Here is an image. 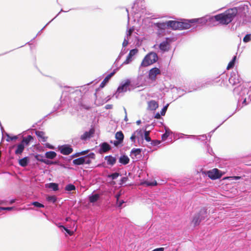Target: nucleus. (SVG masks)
<instances>
[{
  "mask_svg": "<svg viewBox=\"0 0 251 251\" xmlns=\"http://www.w3.org/2000/svg\"><path fill=\"white\" fill-rule=\"evenodd\" d=\"M237 13L238 10L236 7L229 8L222 13L215 15L213 18L219 24L227 25L233 20Z\"/></svg>",
  "mask_w": 251,
  "mask_h": 251,
  "instance_id": "f257e3e1",
  "label": "nucleus"
},
{
  "mask_svg": "<svg viewBox=\"0 0 251 251\" xmlns=\"http://www.w3.org/2000/svg\"><path fill=\"white\" fill-rule=\"evenodd\" d=\"M199 19H194L186 21L179 22L176 21H168L167 22V26L173 30L187 29L191 27L190 23L198 22Z\"/></svg>",
  "mask_w": 251,
  "mask_h": 251,
  "instance_id": "f03ea898",
  "label": "nucleus"
},
{
  "mask_svg": "<svg viewBox=\"0 0 251 251\" xmlns=\"http://www.w3.org/2000/svg\"><path fill=\"white\" fill-rule=\"evenodd\" d=\"M158 56L154 52L148 53L143 59L140 67H147L155 63L158 60Z\"/></svg>",
  "mask_w": 251,
  "mask_h": 251,
  "instance_id": "7ed1b4c3",
  "label": "nucleus"
},
{
  "mask_svg": "<svg viewBox=\"0 0 251 251\" xmlns=\"http://www.w3.org/2000/svg\"><path fill=\"white\" fill-rule=\"evenodd\" d=\"M207 215V210L204 208H201L199 213L195 215L192 221V223L194 226L199 225L202 220L206 218Z\"/></svg>",
  "mask_w": 251,
  "mask_h": 251,
  "instance_id": "20e7f679",
  "label": "nucleus"
},
{
  "mask_svg": "<svg viewBox=\"0 0 251 251\" xmlns=\"http://www.w3.org/2000/svg\"><path fill=\"white\" fill-rule=\"evenodd\" d=\"M208 176L211 179L214 180L220 178L222 175L218 169H213L207 172Z\"/></svg>",
  "mask_w": 251,
  "mask_h": 251,
  "instance_id": "39448f33",
  "label": "nucleus"
},
{
  "mask_svg": "<svg viewBox=\"0 0 251 251\" xmlns=\"http://www.w3.org/2000/svg\"><path fill=\"white\" fill-rule=\"evenodd\" d=\"M160 74V70L158 68L155 67L150 70L149 77L151 80H155L156 78V75Z\"/></svg>",
  "mask_w": 251,
  "mask_h": 251,
  "instance_id": "423d86ee",
  "label": "nucleus"
},
{
  "mask_svg": "<svg viewBox=\"0 0 251 251\" xmlns=\"http://www.w3.org/2000/svg\"><path fill=\"white\" fill-rule=\"evenodd\" d=\"M138 51V50L137 49L130 50L123 64H128L130 63L132 61V57L137 54Z\"/></svg>",
  "mask_w": 251,
  "mask_h": 251,
  "instance_id": "0eeeda50",
  "label": "nucleus"
},
{
  "mask_svg": "<svg viewBox=\"0 0 251 251\" xmlns=\"http://www.w3.org/2000/svg\"><path fill=\"white\" fill-rule=\"evenodd\" d=\"M95 129L94 128H91L89 131H86L83 133V134L81 135L80 138V139L83 141H86V140L90 139L93 137L95 133Z\"/></svg>",
  "mask_w": 251,
  "mask_h": 251,
  "instance_id": "6e6552de",
  "label": "nucleus"
},
{
  "mask_svg": "<svg viewBox=\"0 0 251 251\" xmlns=\"http://www.w3.org/2000/svg\"><path fill=\"white\" fill-rule=\"evenodd\" d=\"M115 138L117 141H115L113 143L115 146L117 147L119 144L123 142L124 135L121 131L117 132L115 134Z\"/></svg>",
  "mask_w": 251,
  "mask_h": 251,
  "instance_id": "1a4fd4ad",
  "label": "nucleus"
},
{
  "mask_svg": "<svg viewBox=\"0 0 251 251\" xmlns=\"http://www.w3.org/2000/svg\"><path fill=\"white\" fill-rule=\"evenodd\" d=\"M61 153L64 155H69L71 154L73 151V149L67 145H63L59 148Z\"/></svg>",
  "mask_w": 251,
  "mask_h": 251,
  "instance_id": "9d476101",
  "label": "nucleus"
},
{
  "mask_svg": "<svg viewBox=\"0 0 251 251\" xmlns=\"http://www.w3.org/2000/svg\"><path fill=\"white\" fill-rule=\"evenodd\" d=\"M155 25L158 28V33L160 34L164 32L167 26V22L166 23H157L155 24Z\"/></svg>",
  "mask_w": 251,
  "mask_h": 251,
  "instance_id": "9b49d317",
  "label": "nucleus"
},
{
  "mask_svg": "<svg viewBox=\"0 0 251 251\" xmlns=\"http://www.w3.org/2000/svg\"><path fill=\"white\" fill-rule=\"evenodd\" d=\"M158 107V103L154 100H151L148 102L147 109L151 111H154Z\"/></svg>",
  "mask_w": 251,
  "mask_h": 251,
  "instance_id": "f8f14e48",
  "label": "nucleus"
},
{
  "mask_svg": "<svg viewBox=\"0 0 251 251\" xmlns=\"http://www.w3.org/2000/svg\"><path fill=\"white\" fill-rule=\"evenodd\" d=\"M130 81L127 80L124 84L118 87L117 92L119 93L126 92L130 85Z\"/></svg>",
  "mask_w": 251,
  "mask_h": 251,
  "instance_id": "ddd939ff",
  "label": "nucleus"
},
{
  "mask_svg": "<svg viewBox=\"0 0 251 251\" xmlns=\"http://www.w3.org/2000/svg\"><path fill=\"white\" fill-rule=\"evenodd\" d=\"M35 134L39 138V141L46 142L48 139V137L45 136V133L41 131H36Z\"/></svg>",
  "mask_w": 251,
  "mask_h": 251,
  "instance_id": "4468645a",
  "label": "nucleus"
},
{
  "mask_svg": "<svg viewBox=\"0 0 251 251\" xmlns=\"http://www.w3.org/2000/svg\"><path fill=\"white\" fill-rule=\"evenodd\" d=\"M168 39L167 38L166 41L161 42L159 45V49L163 51H168L169 49V44Z\"/></svg>",
  "mask_w": 251,
  "mask_h": 251,
  "instance_id": "2eb2a0df",
  "label": "nucleus"
},
{
  "mask_svg": "<svg viewBox=\"0 0 251 251\" xmlns=\"http://www.w3.org/2000/svg\"><path fill=\"white\" fill-rule=\"evenodd\" d=\"M115 74V70L111 73L110 74H109V75H108L104 79H103V80L101 82V83H100V88H103L105 85H106V84L109 81V79L111 78V77L114 75Z\"/></svg>",
  "mask_w": 251,
  "mask_h": 251,
  "instance_id": "dca6fc26",
  "label": "nucleus"
},
{
  "mask_svg": "<svg viewBox=\"0 0 251 251\" xmlns=\"http://www.w3.org/2000/svg\"><path fill=\"white\" fill-rule=\"evenodd\" d=\"M111 149L110 146L106 142H104L101 144L100 146V153L102 152H106L109 151Z\"/></svg>",
  "mask_w": 251,
  "mask_h": 251,
  "instance_id": "f3484780",
  "label": "nucleus"
},
{
  "mask_svg": "<svg viewBox=\"0 0 251 251\" xmlns=\"http://www.w3.org/2000/svg\"><path fill=\"white\" fill-rule=\"evenodd\" d=\"M25 149V146L23 143H21L16 147L15 153L16 155H21Z\"/></svg>",
  "mask_w": 251,
  "mask_h": 251,
  "instance_id": "a211bd4d",
  "label": "nucleus"
},
{
  "mask_svg": "<svg viewBox=\"0 0 251 251\" xmlns=\"http://www.w3.org/2000/svg\"><path fill=\"white\" fill-rule=\"evenodd\" d=\"M104 159L107 161V164L111 166L115 164L116 162V158L111 155L106 156Z\"/></svg>",
  "mask_w": 251,
  "mask_h": 251,
  "instance_id": "6ab92c4d",
  "label": "nucleus"
},
{
  "mask_svg": "<svg viewBox=\"0 0 251 251\" xmlns=\"http://www.w3.org/2000/svg\"><path fill=\"white\" fill-rule=\"evenodd\" d=\"M29 159L28 157H25L19 160V164L22 167H26L28 163Z\"/></svg>",
  "mask_w": 251,
  "mask_h": 251,
  "instance_id": "aec40b11",
  "label": "nucleus"
},
{
  "mask_svg": "<svg viewBox=\"0 0 251 251\" xmlns=\"http://www.w3.org/2000/svg\"><path fill=\"white\" fill-rule=\"evenodd\" d=\"M129 162V158L126 155H122L119 158V162L124 165L127 164Z\"/></svg>",
  "mask_w": 251,
  "mask_h": 251,
  "instance_id": "412c9836",
  "label": "nucleus"
},
{
  "mask_svg": "<svg viewBox=\"0 0 251 251\" xmlns=\"http://www.w3.org/2000/svg\"><path fill=\"white\" fill-rule=\"evenodd\" d=\"M73 163L75 165H80L83 164L84 163V158L83 157H79L74 159L73 161Z\"/></svg>",
  "mask_w": 251,
  "mask_h": 251,
  "instance_id": "4be33fe9",
  "label": "nucleus"
},
{
  "mask_svg": "<svg viewBox=\"0 0 251 251\" xmlns=\"http://www.w3.org/2000/svg\"><path fill=\"white\" fill-rule=\"evenodd\" d=\"M229 81L232 85H235L239 83V80L235 75L231 76L229 78Z\"/></svg>",
  "mask_w": 251,
  "mask_h": 251,
  "instance_id": "5701e85b",
  "label": "nucleus"
},
{
  "mask_svg": "<svg viewBox=\"0 0 251 251\" xmlns=\"http://www.w3.org/2000/svg\"><path fill=\"white\" fill-rule=\"evenodd\" d=\"M46 157L49 159H53L56 156L55 152L53 151H48L45 154Z\"/></svg>",
  "mask_w": 251,
  "mask_h": 251,
  "instance_id": "b1692460",
  "label": "nucleus"
},
{
  "mask_svg": "<svg viewBox=\"0 0 251 251\" xmlns=\"http://www.w3.org/2000/svg\"><path fill=\"white\" fill-rule=\"evenodd\" d=\"M236 59V56H234L233 57V59H232V60L229 62V63L228 64V65L226 67V69L227 70H228L231 68H233L234 67Z\"/></svg>",
  "mask_w": 251,
  "mask_h": 251,
  "instance_id": "393cba45",
  "label": "nucleus"
},
{
  "mask_svg": "<svg viewBox=\"0 0 251 251\" xmlns=\"http://www.w3.org/2000/svg\"><path fill=\"white\" fill-rule=\"evenodd\" d=\"M100 196L99 194H96L90 196L89 198L90 202L93 203L97 201L99 199Z\"/></svg>",
  "mask_w": 251,
  "mask_h": 251,
  "instance_id": "a878e982",
  "label": "nucleus"
},
{
  "mask_svg": "<svg viewBox=\"0 0 251 251\" xmlns=\"http://www.w3.org/2000/svg\"><path fill=\"white\" fill-rule=\"evenodd\" d=\"M33 139V137L31 135H28L26 137L24 138L22 142L24 144L25 143L26 145H27Z\"/></svg>",
  "mask_w": 251,
  "mask_h": 251,
  "instance_id": "bb28decb",
  "label": "nucleus"
},
{
  "mask_svg": "<svg viewBox=\"0 0 251 251\" xmlns=\"http://www.w3.org/2000/svg\"><path fill=\"white\" fill-rule=\"evenodd\" d=\"M136 133L139 134L141 136H142L143 134L142 130H137L130 137V139L134 142H135L136 138Z\"/></svg>",
  "mask_w": 251,
  "mask_h": 251,
  "instance_id": "cd10ccee",
  "label": "nucleus"
},
{
  "mask_svg": "<svg viewBox=\"0 0 251 251\" xmlns=\"http://www.w3.org/2000/svg\"><path fill=\"white\" fill-rule=\"evenodd\" d=\"M141 149H134L132 150L131 153L132 155L136 157L137 155L140 154Z\"/></svg>",
  "mask_w": 251,
  "mask_h": 251,
  "instance_id": "c85d7f7f",
  "label": "nucleus"
},
{
  "mask_svg": "<svg viewBox=\"0 0 251 251\" xmlns=\"http://www.w3.org/2000/svg\"><path fill=\"white\" fill-rule=\"evenodd\" d=\"M49 187L52 189L54 191H56L58 189V185L55 183H50L49 184Z\"/></svg>",
  "mask_w": 251,
  "mask_h": 251,
  "instance_id": "c756f323",
  "label": "nucleus"
},
{
  "mask_svg": "<svg viewBox=\"0 0 251 251\" xmlns=\"http://www.w3.org/2000/svg\"><path fill=\"white\" fill-rule=\"evenodd\" d=\"M75 186L72 184H68L65 187V190L68 191L75 190Z\"/></svg>",
  "mask_w": 251,
  "mask_h": 251,
  "instance_id": "7c9ffc66",
  "label": "nucleus"
},
{
  "mask_svg": "<svg viewBox=\"0 0 251 251\" xmlns=\"http://www.w3.org/2000/svg\"><path fill=\"white\" fill-rule=\"evenodd\" d=\"M142 184L146 185L147 186H155L157 185V182L156 181H154L153 182H150L148 181H146L142 183Z\"/></svg>",
  "mask_w": 251,
  "mask_h": 251,
  "instance_id": "2f4dec72",
  "label": "nucleus"
},
{
  "mask_svg": "<svg viewBox=\"0 0 251 251\" xmlns=\"http://www.w3.org/2000/svg\"><path fill=\"white\" fill-rule=\"evenodd\" d=\"M150 131H147V130L145 131V134H144L145 139L147 142H150L151 141V138H150V137L149 136L150 135Z\"/></svg>",
  "mask_w": 251,
  "mask_h": 251,
  "instance_id": "473e14b6",
  "label": "nucleus"
},
{
  "mask_svg": "<svg viewBox=\"0 0 251 251\" xmlns=\"http://www.w3.org/2000/svg\"><path fill=\"white\" fill-rule=\"evenodd\" d=\"M120 176V175L119 173H115L108 175L107 177L109 178H111L112 179H115Z\"/></svg>",
  "mask_w": 251,
  "mask_h": 251,
  "instance_id": "72a5a7b5",
  "label": "nucleus"
},
{
  "mask_svg": "<svg viewBox=\"0 0 251 251\" xmlns=\"http://www.w3.org/2000/svg\"><path fill=\"white\" fill-rule=\"evenodd\" d=\"M47 200L48 201L54 203L56 201V198L54 196H49L47 198Z\"/></svg>",
  "mask_w": 251,
  "mask_h": 251,
  "instance_id": "f704fd0d",
  "label": "nucleus"
},
{
  "mask_svg": "<svg viewBox=\"0 0 251 251\" xmlns=\"http://www.w3.org/2000/svg\"><path fill=\"white\" fill-rule=\"evenodd\" d=\"M31 204L32 205H34V206H36V207H39V208L44 207V205L43 204L40 203L38 201H34V202H32Z\"/></svg>",
  "mask_w": 251,
  "mask_h": 251,
  "instance_id": "c9c22d12",
  "label": "nucleus"
},
{
  "mask_svg": "<svg viewBox=\"0 0 251 251\" xmlns=\"http://www.w3.org/2000/svg\"><path fill=\"white\" fill-rule=\"evenodd\" d=\"M251 40V35L250 34H247L243 38V41L245 43L249 42Z\"/></svg>",
  "mask_w": 251,
  "mask_h": 251,
  "instance_id": "e433bc0d",
  "label": "nucleus"
},
{
  "mask_svg": "<svg viewBox=\"0 0 251 251\" xmlns=\"http://www.w3.org/2000/svg\"><path fill=\"white\" fill-rule=\"evenodd\" d=\"M83 158L84 163L89 164L91 163V160L87 156H83Z\"/></svg>",
  "mask_w": 251,
  "mask_h": 251,
  "instance_id": "4c0bfd02",
  "label": "nucleus"
},
{
  "mask_svg": "<svg viewBox=\"0 0 251 251\" xmlns=\"http://www.w3.org/2000/svg\"><path fill=\"white\" fill-rule=\"evenodd\" d=\"M60 227H62L67 232V233L69 235H72L73 234V233H74L73 231L70 230L69 229H67V228H66L64 226H61Z\"/></svg>",
  "mask_w": 251,
  "mask_h": 251,
  "instance_id": "58836bf2",
  "label": "nucleus"
},
{
  "mask_svg": "<svg viewBox=\"0 0 251 251\" xmlns=\"http://www.w3.org/2000/svg\"><path fill=\"white\" fill-rule=\"evenodd\" d=\"M134 29L133 27L129 28L127 31V33H126L127 36L128 37L130 36L131 35L132 33H133V32L134 31Z\"/></svg>",
  "mask_w": 251,
  "mask_h": 251,
  "instance_id": "ea45409f",
  "label": "nucleus"
},
{
  "mask_svg": "<svg viewBox=\"0 0 251 251\" xmlns=\"http://www.w3.org/2000/svg\"><path fill=\"white\" fill-rule=\"evenodd\" d=\"M35 158H36V159L37 160L40 161H41V162H43V161H44V159H43V156H41V155H36V156H35Z\"/></svg>",
  "mask_w": 251,
  "mask_h": 251,
  "instance_id": "a19ab883",
  "label": "nucleus"
},
{
  "mask_svg": "<svg viewBox=\"0 0 251 251\" xmlns=\"http://www.w3.org/2000/svg\"><path fill=\"white\" fill-rule=\"evenodd\" d=\"M91 160L94 159L95 158V154L93 152H91L89 153L88 155H87Z\"/></svg>",
  "mask_w": 251,
  "mask_h": 251,
  "instance_id": "79ce46f5",
  "label": "nucleus"
},
{
  "mask_svg": "<svg viewBox=\"0 0 251 251\" xmlns=\"http://www.w3.org/2000/svg\"><path fill=\"white\" fill-rule=\"evenodd\" d=\"M128 39H125L123 42L122 45L124 47H125L127 46V45H128Z\"/></svg>",
  "mask_w": 251,
  "mask_h": 251,
  "instance_id": "37998d69",
  "label": "nucleus"
},
{
  "mask_svg": "<svg viewBox=\"0 0 251 251\" xmlns=\"http://www.w3.org/2000/svg\"><path fill=\"white\" fill-rule=\"evenodd\" d=\"M169 136V134L167 132H165L164 134L162 135V140H165Z\"/></svg>",
  "mask_w": 251,
  "mask_h": 251,
  "instance_id": "c03bdc74",
  "label": "nucleus"
},
{
  "mask_svg": "<svg viewBox=\"0 0 251 251\" xmlns=\"http://www.w3.org/2000/svg\"><path fill=\"white\" fill-rule=\"evenodd\" d=\"M167 109V106H165V107H164L162 109V110H161V114L162 115H165V113H166V111Z\"/></svg>",
  "mask_w": 251,
  "mask_h": 251,
  "instance_id": "a18cd8bd",
  "label": "nucleus"
},
{
  "mask_svg": "<svg viewBox=\"0 0 251 251\" xmlns=\"http://www.w3.org/2000/svg\"><path fill=\"white\" fill-rule=\"evenodd\" d=\"M128 179V178L127 177H123L121 179V183H125Z\"/></svg>",
  "mask_w": 251,
  "mask_h": 251,
  "instance_id": "49530a36",
  "label": "nucleus"
},
{
  "mask_svg": "<svg viewBox=\"0 0 251 251\" xmlns=\"http://www.w3.org/2000/svg\"><path fill=\"white\" fill-rule=\"evenodd\" d=\"M88 152V151H81L80 152L77 153V155H85Z\"/></svg>",
  "mask_w": 251,
  "mask_h": 251,
  "instance_id": "de8ad7c7",
  "label": "nucleus"
},
{
  "mask_svg": "<svg viewBox=\"0 0 251 251\" xmlns=\"http://www.w3.org/2000/svg\"><path fill=\"white\" fill-rule=\"evenodd\" d=\"M12 207H0V210H10L12 209Z\"/></svg>",
  "mask_w": 251,
  "mask_h": 251,
  "instance_id": "09e8293b",
  "label": "nucleus"
},
{
  "mask_svg": "<svg viewBox=\"0 0 251 251\" xmlns=\"http://www.w3.org/2000/svg\"><path fill=\"white\" fill-rule=\"evenodd\" d=\"M164 249L163 248H159L155 249H154L152 251H164Z\"/></svg>",
  "mask_w": 251,
  "mask_h": 251,
  "instance_id": "8fccbe9b",
  "label": "nucleus"
},
{
  "mask_svg": "<svg viewBox=\"0 0 251 251\" xmlns=\"http://www.w3.org/2000/svg\"><path fill=\"white\" fill-rule=\"evenodd\" d=\"M113 106L112 104H107L105 105V108L106 109H111L112 108Z\"/></svg>",
  "mask_w": 251,
  "mask_h": 251,
  "instance_id": "3c124183",
  "label": "nucleus"
},
{
  "mask_svg": "<svg viewBox=\"0 0 251 251\" xmlns=\"http://www.w3.org/2000/svg\"><path fill=\"white\" fill-rule=\"evenodd\" d=\"M8 138H9L10 140H14L17 139V137L16 136L13 137L8 136Z\"/></svg>",
  "mask_w": 251,
  "mask_h": 251,
  "instance_id": "603ef678",
  "label": "nucleus"
},
{
  "mask_svg": "<svg viewBox=\"0 0 251 251\" xmlns=\"http://www.w3.org/2000/svg\"><path fill=\"white\" fill-rule=\"evenodd\" d=\"M154 118H156V119H160V114L159 113H157L155 114V115L154 116Z\"/></svg>",
  "mask_w": 251,
  "mask_h": 251,
  "instance_id": "864d4df0",
  "label": "nucleus"
},
{
  "mask_svg": "<svg viewBox=\"0 0 251 251\" xmlns=\"http://www.w3.org/2000/svg\"><path fill=\"white\" fill-rule=\"evenodd\" d=\"M120 196H121V194L120 193L116 195L115 197H116L117 201L119 200Z\"/></svg>",
  "mask_w": 251,
  "mask_h": 251,
  "instance_id": "5fc2aeb1",
  "label": "nucleus"
},
{
  "mask_svg": "<svg viewBox=\"0 0 251 251\" xmlns=\"http://www.w3.org/2000/svg\"><path fill=\"white\" fill-rule=\"evenodd\" d=\"M44 161H43V162L47 164H50V161L49 160H48L44 159Z\"/></svg>",
  "mask_w": 251,
  "mask_h": 251,
  "instance_id": "6e6d98bb",
  "label": "nucleus"
},
{
  "mask_svg": "<svg viewBox=\"0 0 251 251\" xmlns=\"http://www.w3.org/2000/svg\"><path fill=\"white\" fill-rule=\"evenodd\" d=\"M233 177L236 180H238V179H239L241 178V176H233Z\"/></svg>",
  "mask_w": 251,
  "mask_h": 251,
  "instance_id": "4d7b16f0",
  "label": "nucleus"
},
{
  "mask_svg": "<svg viewBox=\"0 0 251 251\" xmlns=\"http://www.w3.org/2000/svg\"><path fill=\"white\" fill-rule=\"evenodd\" d=\"M124 202V201H122L120 202V203H119V206H122V204H123Z\"/></svg>",
  "mask_w": 251,
  "mask_h": 251,
  "instance_id": "13d9d810",
  "label": "nucleus"
},
{
  "mask_svg": "<svg viewBox=\"0 0 251 251\" xmlns=\"http://www.w3.org/2000/svg\"><path fill=\"white\" fill-rule=\"evenodd\" d=\"M136 123H137V125H139L141 123V121L140 120H138V121H137Z\"/></svg>",
  "mask_w": 251,
  "mask_h": 251,
  "instance_id": "bf43d9fd",
  "label": "nucleus"
},
{
  "mask_svg": "<svg viewBox=\"0 0 251 251\" xmlns=\"http://www.w3.org/2000/svg\"><path fill=\"white\" fill-rule=\"evenodd\" d=\"M15 202V200H12L10 201V203L12 204Z\"/></svg>",
  "mask_w": 251,
  "mask_h": 251,
  "instance_id": "052dcab7",
  "label": "nucleus"
},
{
  "mask_svg": "<svg viewBox=\"0 0 251 251\" xmlns=\"http://www.w3.org/2000/svg\"><path fill=\"white\" fill-rule=\"evenodd\" d=\"M153 142H155V143H154V145H155V143H156L157 142H158L157 141H155V140H154Z\"/></svg>",
  "mask_w": 251,
  "mask_h": 251,
  "instance_id": "680f3d73",
  "label": "nucleus"
},
{
  "mask_svg": "<svg viewBox=\"0 0 251 251\" xmlns=\"http://www.w3.org/2000/svg\"><path fill=\"white\" fill-rule=\"evenodd\" d=\"M153 142H155V143H154V145H155V143H156L157 142H158L157 141H155V140H154Z\"/></svg>",
  "mask_w": 251,
  "mask_h": 251,
  "instance_id": "e2e57ef3",
  "label": "nucleus"
},
{
  "mask_svg": "<svg viewBox=\"0 0 251 251\" xmlns=\"http://www.w3.org/2000/svg\"><path fill=\"white\" fill-rule=\"evenodd\" d=\"M153 142H155V143H154V145H155V143H156L157 142H158L157 141H155V140H154Z\"/></svg>",
  "mask_w": 251,
  "mask_h": 251,
  "instance_id": "0e129e2a",
  "label": "nucleus"
},
{
  "mask_svg": "<svg viewBox=\"0 0 251 251\" xmlns=\"http://www.w3.org/2000/svg\"><path fill=\"white\" fill-rule=\"evenodd\" d=\"M245 102H246V100H244V103H245Z\"/></svg>",
  "mask_w": 251,
  "mask_h": 251,
  "instance_id": "69168bd1",
  "label": "nucleus"
}]
</instances>
